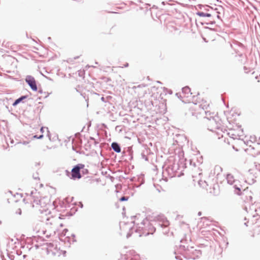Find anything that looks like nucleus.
I'll return each instance as SVG.
<instances>
[{
	"label": "nucleus",
	"mask_w": 260,
	"mask_h": 260,
	"mask_svg": "<svg viewBox=\"0 0 260 260\" xmlns=\"http://www.w3.org/2000/svg\"><path fill=\"white\" fill-rule=\"evenodd\" d=\"M123 129V127L121 125H117L115 127V130L116 132H118L119 133H120L122 132Z\"/></svg>",
	"instance_id": "obj_19"
},
{
	"label": "nucleus",
	"mask_w": 260,
	"mask_h": 260,
	"mask_svg": "<svg viewBox=\"0 0 260 260\" xmlns=\"http://www.w3.org/2000/svg\"><path fill=\"white\" fill-rule=\"evenodd\" d=\"M84 165L83 164H78L72 170V177L74 179H80L81 177L80 173V170L83 169Z\"/></svg>",
	"instance_id": "obj_5"
},
{
	"label": "nucleus",
	"mask_w": 260,
	"mask_h": 260,
	"mask_svg": "<svg viewBox=\"0 0 260 260\" xmlns=\"http://www.w3.org/2000/svg\"><path fill=\"white\" fill-rule=\"evenodd\" d=\"M208 117L209 123H208V129L210 131L215 133L220 138V136L223 137V127L221 124V121L219 117L216 116H212Z\"/></svg>",
	"instance_id": "obj_1"
},
{
	"label": "nucleus",
	"mask_w": 260,
	"mask_h": 260,
	"mask_svg": "<svg viewBox=\"0 0 260 260\" xmlns=\"http://www.w3.org/2000/svg\"><path fill=\"white\" fill-rule=\"evenodd\" d=\"M78 57H79L78 56H77V57H75L74 58H75V59H77V58H78Z\"/></svg>",
	"instance_id": "obj_37"
},
{
	"label": "nucleus",
	"mask_w": 260,
	"mask_h": 260,
	"mask_svg": "<svg viewBox=\"0 0 260 260\" xmlns=\"http://www.w3.org/2000/svg\"><path fill=\"white\" fill-rule=\"evenodd\" d=\"M169 93H170V94H172V91L171 90L170 91H169Z\"/></svg>",
	"instance_id": "obj_36"
},
{
	"label": "nucleus",
	"mask_w": 260,
	"mask_h": 260,
	"mask_svg": "<svg viewBox=\"0 0 260 260\" xmlns=\"http://www.w3.org/2000/svg\"><path fill=\"white\" fill-rule=\"evenodd\" d=\"M211 17H207L206 19H202L201 20V23L202 25L206 24H214L215 23V13L212 11V14Z\"/></svg>",
	"instance_id": "obj_8"
},
{
	"label": "nucleus",
	"mask_w": 260,
	"mask_h": 260,
	"mask_svg": "<svg viewBox=\"0 0 260 260\" xmlns=\"http://www.w3.org/2000/svg\"><path fill=\"white\" fill-rule=\"evenodd\" d=\"M27 97L28 95H27L21 96L14 102V103L12 104V106L15 107L21 102L24 103L23 101L27 99Z\"/></svg>",
	"instance_id": "obj_11"
},
{
	"label": "nucleus",
	"mask_w": 260,
	"mask_h": 260,
	"mask_svg": "<svg viewBox=\"0 0 260 260\" xmlns=\"http://www.w3.org/2000/svg\"><path fill=\"white\" fill-rule=\"evenodd\" d=\"M44 93L45 94V96H44V98H47V97L49 96V93H46V92H44Z\"/></svg>",
	"instance_id": "obj_24"
},
{
	"label": "nucleus",
	"mask_w": 260,
	"mask_h": 260,
	"mask_svg": "<svg viewBox=\"0 0 260 260\" xmlns=\"http://www.w3.org/2000/svg\"><path fill=\"white\" fill-rule=\"evenodd\" d=\"M105 143H102L100 144V147H102V146H105Z\"/></svg>",
	"instance_id": "obj_28"
},
{
	"label": "nucleus",
	"mask_w": 260,
	"mask_h": 260,
	"mask_svg": "<svg viewBox=\"0 0 260 260\" xmlns=\"http://www.w3.org/2000/svg\"><path fill=\"white\" fill-rule=\"evenodd\" d=\"M101 101H103V102H106V100H105V98H104V97H102L101 98Z\"/></svg>",
	"instance_id": "obj_25"
},
{
	"label": "nucleus",
	"mask_w": 260,
	"mask_h": 260,
	"mask_svg": "<svg viewBox=\"0 0 260 260\" xmlns=\"http://www.w3.org/2000/svg\"><path fill=\"white\" fill-rule=\"evenodd\" d=\"M43 137V135H41L39 137H37V139H42Z\"/></svg>",
	"instance_id": "obj_29"
},
{
	"label": "nucleus",
	"mask_w": 260,
	"mask_h": 260,
	"mask_svg": "<svg viewBox=\"0 0 260 260\" xmlns=\"http://www.w3.org/2000/svg\"><path fill=\"white\" fill-rule=\"evenodd\" d=\"M78 141H80V140L77 139V140H75L74 138L70 137H67L66 139H65L63 141V143H62L61 144V145H64V146H67L68 145L69 146H81L80 144H75V142H77Z\"/></svg>",
	"instance_id": "obj_7"
},
{
	"label": "nucleus",
	"mask_w": 260,
	"mask_h": 260,
	"mask_svg": "<svg viewBox=\"0 0 260 260\" xmlns=\"http://www.w3.org/2000/svg\"><path fill=\"white\" fill-rule=\"evenodd\" d=\"M41 232L42 233V234H40L39 235L40 236H45L46 237H49L50 236V235H51V233H50L49 234H47L46 233V230L44 231V230H42Z\"/></svg>",
	"instance_id": "obj_17"
},
{
	"label": "nucleus",
	"mask_w": 260,
	"mask_h": 260,
	"mask_svg": "<svg viewBox=\"0 0 260 260\" xmlns=\"http://www.w3.org/2000/svg\"><path fill=\"white\" fill-rule=\"evenodd\" d=\"M202 108H203L204 112L205 113V114L206 115L205 117L207 119H208L207 117H210V116H215L214 113H211V112H210L209 111H205L204 107H203Z\"/></svg>",
	"instance_id": "obj_14"
},
{
	"label": "nucleus",
	"mask_w": 260,
	"mask_h": 260,
	"mask_svg": "<svg viewBox=\"0 0 260 260\" xmlns=\"http://www.w3.org/2000/svg\"><path fill=\"white\" fill-rule=\"evenodd\" d=\"M128 66V63H126V64H125L124 65V67H127Z\"/></svg>",
	"instance_id": "obj_31"
},
{
	"label": "nucleus",
	"mask_w": 260,
	"mask_h": 260,
	"mask_svg": "<svg viewBox=\"0 0 260 260\" xmlns=\"http://www.w3.org/2000/svg\"><path fill=\"white\" fill-rule=\"evenodd\" d=\"M88 145H85L84 146H91V145H96L98 142L92 137H90L89 140L88 141Z\"/></svg>",
	"instance_id": "obj_13"
},
{
	"label": "nucleus",
	"mask_w": 260,
	"mask_h": 260,
	"mask_svg": "<svg viewBox=\"0 0 260 260\" xmlns=\"http://www.w3.org/2000/svg\"><path fill=\"white\" fill-rule=\"evenodd\" d=\"M150 145L151 146H152V143H150Z\"/></svg>",
	"instance_id": "obj_40"
},
{
	"label": "nucleus",
	"mask_w": 260,
	"mask_h": 260,
	"mask_svg": "<svg viewBox=\"0 0 260 260\" xmlns=\"http://www.w3.org/2000/svg\"><path fill=\"white\" fill-rule=\"evenodd\" d=\"M59 225H60V226H62V224H59Z\"/></svg>",
	"instance_id": "obj_39"
},
{
	"label": "nucleus",
	"mask_w": 260,
	"mask_h": 260,
	"mask_svg": "<svg viewBox=\"0 0 260 260\" xmlns=\"http://www.w3.org/2000/svg\"><path fill=\"white\" fill-rule=\"evenodd\" d=\"M169 141L172 142V145L173 146L176 145H178V146H184L185 145H187L188 146L190 145L189 141L184 135L177 134L174 136L171 139L170 138Z\"/></svg>",
	"instance_id": "obj_2"
},
{
	"label": "nucleus",
	"mask_w": 260,
	"mask_h": 260,
	"mask_svg": "<svg viewBox=\"0 0 260 260\" xmlns=\"http://www.w3.org/2000/svg\"><path fill=\"white\" fill-rule=\"evenodd\" d=\"M48 39L49 40H51V37H48Z\"/></svg>",
	"instance_id": "obj_34"
},
{
	"label": "nucleus",
	"mask_w": 260,
	"mask_h": 260,
	"mask_svg": "<svg viewBox=\"0 0 260 260\" xmlns=\"http://www.w3.org/2000/svg\"><path fill=\"white\" fill-rule=\"evenodd\" d=\"M39 92L40 93H43V92L42 89H39Z\"/></svg>",
	"instance_id": "obj_30"
},
{
	"label": "nucleus",
	"mask_w": 260,
	"mask_h": 260,
	"mask_svg": "<svg viewBox=\"0 0 260 260\" xmlns=\"http://www.w3.org/2000/svg\"><path fill=\"white\" fill-rule=\"evenodd\" d=\"M113 150L116 152H120V147H112Z\"/></svg>",
	"instance_id": "obj_20"
},
{
	"label": "nucleus",
	"mask_w": 260,
	"mask_h": 260,
	"mask_svg": "<svg viewBox=\"0 0 260 260\" xmlns=\"http://www.w3.org/2000/svg\"><path fill=\"white\" fill-rule=\"evenodd\" d=\"M228 134L230 135V137L232 138L233 139H238V137L239 136V134L236 135V134H233L232 131L231 132H229L228 133Z\"/></svg>",
	"instance_id": "obj_16"
},
{
	"label": "nucleus",
	"mask_w": 260,
	"mask_h": 260,
	"mask_svg": "<svg viewBox=\"0 0 260 260\" xmlns=\"http://www.w3.org/2000/svg\"><path fill=\"white\" fill-rule=\"evenodd\" d=\"M214 13H215V18L216 17L217 18L219 19H220L221 20V18H220V16L218 15V14H217L216 12H215Z\"/></svg>",
	"instance_id": "obj_23"
},
{
	"label": "nucleus",
	"mask_w": 260,
	"mask_h": 260,
	"mask_svg": "<svg viewBox=\"0 0 260 260\" xmlns=\"http://www.w3.org/2000/svg\"><path fill=\"white\" fill-rule=\"evenodd\" d=\"M176 95L177 96L178 98L181 97L180 93H176Z\"/></svg>",
	"instance_id": "obj_26"
},
{
	"label": "nucleus",
	"mask_w": 260,
	"mask_h": 260,
	"mask_svg": "<svg viewBox=\"0 0 260 260\" xmlns=\"http://www.w3.org/2000/svg\"><path fill=\"white\" fill-rule=\"evenodd\" d=\"M28 143V142L27 141H24L23 142V143H22V144H23V145H26V144H27Z\"/></svg>",
	"instance_id": "obj_27"
},
{
	"label": "nucleus",
	"mask_w": 260,
	"mask_h": 260,
	"mask_svg": "<svg viewBox=\"0 0 260 260\" xmlns=\"http://www.w3.org/2000/svg\"><path fill=\"white\" fill-rule=\"evenodd\" d=\"M182 90L183 94H186L187 97H188V94H189L190 95L192 94V93L190 92V89L188 86H185V87L182 88Z\"/></svg>",
	"instance_id": "obj_12"
},
{
	"label": "nucleus",
	"mask_w": 260,
	"mask_h": 260,
	"mask_svg": "<svg viewBox=\"0 0 260 260\" xmlns=\"http://www.w3.org/2000/svg\"><path fill=\"white\" fill-rule=\"evenodd\" d=\"M25 82L29 86L32 90L36 91L38 90V87L36 84V81L34 77L28 75L26 77Z\"/></svg>",
	"instance_id": "obj_6"
},
{
	"label": "nucleus",
	"mask_w": 260,
	"mask_h": 260,
	"mask_svg": "<svg viewBox=\"0 0 260 260\" xmlns=\"http://www.w3.org/2000/svg\"><path fill=\"white\" fill-rule=\"evenodd\" d=\"M210 193L216 196L219 193V186L217 183L213 185L212 188H210L208 190Z\"/></svg>",
	"instance_id": "obj_9"
},
{
	"label": "nucleus",
	"mask_w": 260,
	"mask_h": 260,
	"mask_svg": "<svg viewBox=\"0 0 260 260\" xmlns=\"http://www.w3.org/2000/svg\"><path fill=\"white\" fill-rule=\"evenodd\" d=\"M169 93H170V94H172V91L171 90L170 91H169Z\"/></svg>",
	"instance_id": "obj_35"
},
{
	"label": "nucleus",
	"mask_w": 260,
	"mask_h": 260,
	"mask_svg": "<svg viewBox=\"0 0 260 260\" xmlns=\"http://www.w3.org/2000/svg\"><path fill=\"white\" fill-rule=\"evenodd\" d=\"M231 47L233 49L235 50L236 51H239L238 49L237 48V47L239 48V49H243L244 48V45L242 43L236 41L233 42V44H231Z\"/></svg>",
	"instance_id": "obj_10"
},
{
	"label": "nucleus",
	"mask_w": 260,
	"mask_h": 260,
	"mask_svg": "<svg viewBox=\"0 0 260 260\" xmlns=\"http://www.w3.org/2000/svg\"><path fill=\"white\" fill-rule=\"evenodd\" d=\"M37 137H37V135H35V136H33V138H37Z\"/></svg>",
	"instance_id": "obj_33"
},
{
	"label": "nucleus",
	"mask_w": 260,
	"mask_h": 260,
	"mask_svg": "<svg viewBox=\"0 0 260 260\" xmlns=\"http://www.w3.org/2000/svg\"><path fill=\"white\" fill-rule=\"evenodd\" d=\"M128 199V197H121L119 200L121 202H122V201H127Z\"/></svg>",
	"instance_id": "obj_21"
},
{
	"label": "nucleus",
	"mask_w": 260,
	"mask_h": 260,
	"mask_svg": "<svg viewBox=\"0 0 260 260\" xmlns=\"http://www.w3.org/2000/svg\"><path fill=\"white\" fill-rule=\"evenodd\" d=\"M238 192L237 193L239 195L241 196V199L245 202H248L252 201V193L251 191L248 188L244 189L242 192L240 191L239 188H238Z\"/></svg>",
	"instance_id": "obj_3"
},
{
	"label": "nucleus",
	"mask_w": 260,
	"mask_h": 260,
	"mask_svg": "<svg viewBox=\"0 0 260 260\" xmlns=\"http://www.w3.org/2000/svg\"><path fill=\"white\" fill-rule=\"evenodd\" d=\"M199 7L200 9H202V8H204L205 10L206 11V12L198 11L196 13V14L200 17V21L202 19H206L207 17H211L212 16L211 14H212V13H211L208 12L209 10L211 9L210 6L208 5H199Z\"/></svg>",
	"instance_id": "obj_4"
},
{
	"label": "nucleus",
	"mask_w": 260,
	"mask_h": 260,
	"mask_svg": "<svg viewBox=\"0 0 260 260\" xmlns=\"http://www.w3.org/2000/svg\"><path fill=\"white\" fill-rule=\"evenodd\" d=\"M43 128H44V127H41V132L42 133H43Z\"/></svg>",
	"instance_id": "obj_32"
},
{
	"label": "nucleus",
	"mask_w": 260,
	"mask_h": 260,
	"mask_svg": "<svg viewBox=\"0 0 260 260\" xmlns=\"http://www.w3.org/2000/svg\"><path fill=\"white\" fill-rule=\"evenodd\" d=\"M249 141L250 142H251L252 143L256 142V144L257 145L260 144V139L258 141H257L256 138L255 136H250Z\"/></svg>",
	"instance_id": "obj_15"
},
{
	"label": "nucleus",
	"mask_w": 260,
	"mask_h": 260,
	"mask_svg": "<svg viewBox=\"0 0 260 260\" xmlns=\"http://www.w3.org/2000/svg\"><path fill=\"white\" fill-rule=\"evenodd\" d=\"M107 147H109V144H107Z\"/></svg>",
	"instance_id": "obj_38"
},
{
	"label": "nucleus",
	"mask_w": 260,
	"mask_h": 260,
	"mask_svg": "<svg viewBox=\"0 0 260 260\" xmlns=\"http://www.w3.org/2000/svg\"><path fill=\"white\" fill-rule=\"evenodd\" d=\"M111 146H119V145L117 142H113L112 143Z\"/></svg>",
	"instance_id": "obj_22"
},
{
	"label": "nucleus",
	"mask_w": 260,
	"mask_h": 260,
	"mask_svg": "<svg viewBox=\"0 0 260 260\" xmlns=\"http://www.w3.org/2000/svg\"><path fill=\"white\" fill-rule=\"evenodd\" d=\"M58 221H56L55 222V224L54 225L53 229L52 230L53 233L54 234L55 233V231L56 230H58V223L57 222Z\"/></svg>",
	"instance_id": "obj_18"
}]
</instances>
